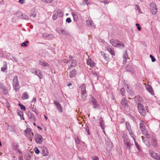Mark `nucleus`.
I'll return each instance as SVG.
<instances>
[{"label": "nucleus", "instance_id": "nucleus-59", "mask_svg": "<svg viewBox=\"0 0 160 160\" xmlns=\"http://www.w3.org/2000/svg\"><path fill=\"white\" fill-rule=\"evenodd\" d=\"M127 89H128L127 91H128V90H129V87L128 86L127 87Z\"/></svg>", "mask_w": 160, "mask_h": 160}, {"label": "nucleus", "instance_id": "nucleus-50", "mask_svg": "<svg viewBox=\"0 0 160 160\" xmlns=\"http://www.w3.org/2000/svg\"><path fill=\"white\" fill-rule=\"evenodd\" d=\"M102 2L104 3H108V1L107 0H105L104 1H103Z\"/></svg>", "mask_w": 160, "mask_h": 160}, {"label": "nucleus", "instance_id": "nucleus-35", "mask_svg": "<svg viewBox=\"0 0 160 160\" xmlns=\"http://www.w3.org/2000/svg\"><path fill=\"white\" fill-rule=\"evenodd\" d=\"M121 94L122 95H124V93L125 92V89L124 88H122L120 90Z\"/></svg>", "mask_w": 160, "mask_h": 160}, {"label": "nucleus", "instance_id": "nucleus-39", "mask_svg": "<svg viewBox=\"0 0 160 160\" xmlns=\"http://www.w3.org/2000/svg\"><path fill=\"white\" fill-rule=\"evenodd\" d=\"M34 151L37 154H38L40 152L39 150L37 148H34Z\"/></svg>", "mask_w": 160, "mask_h": 160}, {"label": "nucleus", "instance_id": "nucleus-4", "mask_svg": "<svg viewBox=\"0 0 160 160\" xmlns=\"http://www.w3.org/2000/svg\"><path fill=\"white\" fill-rule=\"evenodd\" d=\"M140 128L143 135H146L147 138L149 137V134L146 129L144 123L142 121V122L140 124Z\"/></svg>", "mask_w": 160, "mask_h": 160}, {"label": "nucleus", "instance_id": "nucleus-8", "mask_svg": "<svg viewBox=\"0 0 160 160\" xmlns=\"http://www.w3.org/2000/svg\"><path fill=\"white\" fill-rule=\"evenodd\" d=\"M149 154L150 156L153 158L157 160H160V156H159L154 151H149Z\"/></svg>", "mask_w": 160, "mask_h": 160}, {"label": "nucleus", "instance_id": "nucleus-46", "mask_svg": "<svg viewBox=\"0 0 160 160\" xmlns=\"http://www.w3.org/2000/svg\"><path fill=\"white\" fill-rule=\"evenodd\" d=\"M24 0H19V2L20 4H22L24 2Z\"/></svg>", "mask_w": 160, "mask_h": 160}, {"label": "nucleus", "instance_id": "nucleus-38", "mask_svg": "<svg viewBox=\"0 0 160 160\" xmlns=\"http://www.w3.org/2000/svg\"><path fill=\"white\" fill-rule=\"evenodd\" d=\"M150 57L151 58L152 61V62H154L156 61V59L152 55H150Z\"/></svg>", "mask_w": 160, "mask_h": 160}, {"label": "nucleus", "instance_id": "nucleus-32", "mask_svg": "<svg viewBox=\"0 0 160 160\" xmlns=\"http://www.w3.org/2000/svg\"><path fill=\"white\" fill-rule=\"evenodd\" d=\"M126 127L128 129V131H130V130H131V126L130 124L128 122H126Z\"/></svg>", "mask_w": 160, "mask_h": 160}, {"label": "nucleus", "instance_id": "nucleus-20", "mask_svg": "<svg viewBox=\"0 0 160 160\" xmlns=\"http://www.w3.org/2000/svg\"><path fill=\"white\" fill-rule=\"evenodd\" d=\"M7 69V64L6 62H3V66L1 68L2 71L4 72H6Z\"/></svg>", "mask_w": 160, "mask_h": 160}, {"label": "nucleus", "instance_id": "nucleus-53", "mask_svg": "<svg viewBox=\"0 0 160 160\" xmlns=\"http://www.w3.org/2000/svg\"><path fill=\"white\" fill-rule=\"evenodd\" d=\"M69 58L71 60H72V59L73 58V57H72V56L69 55Z\"/></svg>", "mask_w": 160, "mask_h": 160}, {"label": "nucleus", "instance_id": "nucleus-17", "mask_svg": "<svg viewBox=\"0 0 160 160\" xmlns=\"http://www.w3.org/2000/svg\"><path fill=\"white\" fill-rule=\"evenodd\" d=\"M0 88L2 89L4 94H7L8 93V90L6 88L5 86H3L2 84H0Z\"/></svg>", "mask_w": 160, "mask_h": 160}, {"label": "nucleus", "instance_id": "nucleus-19", "mask_svg": "<svg viewBox=\"0 0 160 160\" xmlns=\"http://www.w3.org/2000/svg\"><path fill=\"white\" fill-rule=\"evenodd\" d=\"M39 64L42 66L44 67H49V64L46 62L44 61H39Z\"/></svg>", "mask_w": 160, "mask_h": 160}, {"label": "nucleus", "instance_id": "nucleus-55", "mask_svg": "<svg viewBox=\"0 0 160 160\" xmlns=\"http://www.w3.org/2000/svg\"><path fill=\"white\" fill-rule=\"evenodd\" d=\"M36 101V99L35 98H33L32 100V102H35Z\"/></svg>", "mask_w": 160, "mask_h": 160}, {"label": "nucleus", "instance_id": "nucleus-22", "mask_svg": "<svg viewBox=\"0 0 160 160\" xmlns=\"http://www.w3.org/2000/svg\"><path fill=\"white\" fill-rule=\"evenodd\" d=\"M29 97L27 92H25L22 95L21 98L22 100H25L28 99Z\"/></svg>", "mask_w": 160, "mask_h": 160}, {"label": "nucleus", "instance_id": "nucleus-10", "mask_svg": "<svg viewBox=\"0 0 160 160\" xmlns=\"http://www.w3.org/2000/svg\"><path fill=\"white\" fill-rule=\"evenodd\" d=\"M146 88L147 90L151 93L152 95L154 94V92L151 86L149 84H147L146 85Z\"/></svg>", "mask_w": 160, "mask_h": 160}, {"label": "nucleus", "instance_id": "nucleus-62", "mask_svg": "<svg viewBox=\"0 0 160 160\" xmlns=\"http://www.w3.org/2000/svg\"><path fill=\"white\" fill-rule=\"evenodd\" d=\"M88 135H90L89 132H88Z\"/></svg>", "mask_w": 160, "mask_h": 160}, {"label": "nucleus", "instance_id": "nucleus-54", "mask_svg": "<svg viewBox=\"0 0 160 160\" xmlns=\"http://www.w3.org/2000/svg\"><path fill=\"white\" fill-rule=\"evenodd\" d=\"M72 85V83L71 82H69L68 83L67 85L68 86H71Z\"/></svg>", "mask_w": 160, "mask_h": 160}, {"label": "nucleus", "instance_id": "nucleus-52", "mask_svg": "<svg viewBox=\"0 0 160 160\" xmlns=\"http://www.w3.org/2000/svg\"><path fill=\"white\" fill-rule=\"evenodd\" d=\"M30 118H32L33 117H34V115L32 114L31 113H30Z\"/></svg>", "mask_w": 160, "mask_h": 160}, {"label": "nucleus", "instance_id": "nucleus-31", "mask_svg": "<svg viewBox=\"0 0 160 160\" xmlns=\"http://www.w3.org/2000/svg\"><path fill=\"white\" fill-rule=\"evenodd\" d=\"M129 132V134L131 136V137L133 138L134 140V141L135 140V136H134V134L132 132V130H130V131H128Z\"/></svg>", "mask_w": 160, "mask_h": 160}, {"label": "nucleus", "instance_id": "nucleus-25", "mask_svg": "<svg viewBox=\"0 0 160 160\" xmlns=\"http://www.w3.org/2000/svg\"><path fill=\"white\" fill-rule=\"evenodd\" d=\"M116 47H118L120 48H124L125 46L124 44L122 42L119 41L117 44V46H116Z\"/></svg>", "mask_w": 160, "mask_h": 160}, {"label": "nucleus", "instance_id": "nucleus-48", "mask_svg": "<svg viewBox=\"0 0 160 160\" xmlns=\"http://www.w3.org/2000/svg\"><path fill=\"white\" fill-rule=\"evenodd\" d=\"M72 14L74 18L75 17L77 16L76 13L75 12H72Z\"/></svg>", "mask_w": 160, "mask_h": 160}, {"label": "nucleus", "instance_id": "nucleus-2", "mask_svg": "<svg viewBox=\"0 0 160 160\" xmlns=\"http://www.w3.org/2000/svg\"><path fill=\"white\" fill-rule=\"evenodd\" d=\"M12 84L13 88L14 90L16 91H18L19 90L20 87L17 76L16 75L14 77Z\"/></svg>", "mask_w": 160, "mask_h": 160}, {"label": "nucleus", "instance_id": "nucleus-15", "mask_svg": "<svg viewBox=\"0 0 160 160\" xmlns=\"http://www.w3.org/2000/svg\"><path fill=\"white\" fill-rule=\"evenodd\" d=\"M119 41L118 40L112 39L110 40V43L113 46L116 47V46H117V44Z\"/></svg>", "mask_w": 160, "mask_h": 160}, {"label": "nucleus", "instance_id": "nucleus-37", "mask_svg": "<svg viewBox=\"0 0 160 160\" xmlns=\"http://www.w3.org/2000/svg\"><path fill=\"white\" fill-rule=\"evenodd\" d=\"M24 158L25 159L29 160L30 159L31 157L29 155L27 154L25 155Z\"/></svg>", "mask_w": 160, "mask_h": 160}, {"label": "nucleus", "instance_id": "nucleus-43", "mask_svg": "<svg viewBox=\"0 0 160 160\" xmlns=\"http://www.w3.org/2000/svg\"><path fill=\"white\" fill-rule=\"evenodd\" d=\"M92 158L93 160H99V158L97 156H94Z\"/></svg>", "mask_w": 160, "mask_h": 160}, {"label": "nucleus", "instance_id": "nucleus-49", "mask_svg": "<svg viewBox=\"0 0 160 160\" xmlns=\"http://www.w3.org/2000/svg\"><path fill=\"white\" fill-rule=\"evenodd\" d=\"M136 7L137 8V9L138 10L139 12H140V9L139 7V6L138 5H136Z\"/></svg>", "mask_w": 160, "mask_h": 160}, {"label": "nucleus", "instance_id": "nucleus-16", "mask_svg": "<svg viewBox=\"0 0 160 160\" xmlns=\"http://www.w3.org/2000/svg\"><path fill=\"white\" fill-rule=\"evenodd\" d=\"M99 121L100 122V125L102 128L103 129V132H104V129L105 128V125L103 120L102 118H100L99 119Z\"/></svg>", "mask_w": 160, "mask_h": 160}, {"label": "nucleus", "instance_id": "nucleus-21", "mask_svg": "<svg viewBox=\"0 0 160 160\" xmlns=\"http://www.w3.org/2000/svg\"><path fill=\"white\" fill-rule=\"evenodd\" d=\"M87 25L89 27H92L95 28V25L90 20H87L86 21Z\"/></svg>", "mask_w": 160, "mask_h": 160}, {"label": "nucleus", "instance_id": "nucleus-14", "mask_svg": "<svg viewBox=\"0 0 160 160\" xmlns=\"http://www.w3.org/2000/svg\"><path fill=\"white\" fill-rule=\"evenodd\" d=\"M87 63L88 65H89L91 67H94L95 65V63L94 62L92 61L90 58L88 59L87 60Z\"/></svg>", "mask_w": 160, "mask_h": 160}, {"label": "nucleus", "instance_id": "nucleus-6", "mask_svg": "<svg viewBox=\"0 0 160 160\" xmlns=\"http://www.w3.org/2000/svg\"><path fill=\"white\" fill-rule=\"evenodd\" d=\"M34 138L35 142L38 144H41L43 140L42 136L41 134L38 133L35 134Z\"/></svg>", "mask_w": 160, "mask_h": 160}, {"label": "nucleus", "instance_id": "nucleus-9", "mask_svg": "<svg viewBox=\"0 0 160 160\" xmlns=\"http://www.w3.org/2000/svg\"><path fill=\"white\" fill-rule=\"evenodd\" d=\"M57 31L60 34L65 35L68 34V32L63 29L62 27L57 28Z\"/></svg>", "mask_w": 160, "mask_h": 160}, {"label": "nucleus", "instance_id": "nucleus-61", "mask_svg": "<svg viewBox=\"0 0 160 160\" xmlns=\"http://www.w3.org/2000/svg\"><path fill=\"white\" fill-rule=\"evenodd\" d=\"M9 107H10V106H7V107H8V108H9Z\"/></svg>", "mask_w": 160, "mask_h": 160}, {"label": "nucleus", "instance_id": "nucleus-58", "mask_svg": "<svg viewBox=\"0 0 160 160\" xmlns=\"http://www.w3.org/2000/svg\"><path fill=\"white\" fill-rule=\"evenodd\" d=\"M33 124L34 125V126H36V124L35 123H33Z\"/></svg>", "mask_w": 160, "mask_h": 160}, {"label": "nucleus", "instance_id": "nucleus-27", "mask_svg": "<svg viewBox=\"0 0 160 160\" xmlns=\"http://www.w3.org/2000/svg\"><path fill=\"white\" fill-rule=\"evenodd\" d=\"M128 57V55L127 53L124 54L123 56V64H125L126 63Z\"/></svg>", "mask_w": 160, "mask_h": 160}, {"label": "nucleus", "instance_id": "nucleus-7", "mask_svg": "<svg viewBox=\"0 0 160 160\" xmlns=\"http://www.w3.org/2000/svg\"><path fill=\"white\" fill-rule=\"evenodd\" d=\"M150 9L152 13L153 14H155L157 11V8L156 4L154 3H152L150 5Z\"/></svg>", "mask_w": 160, "mask_h": 160}, {"label": "nucleus", "instance_id": "nucleus-40", "mask_svg": "<svg viewBox=\"0 0 160 160\" xmlns=\"http://www.w3.org/2000/svg\"><path fill=\"white\" fill-rule=\"evenodd\" d=\"M53 0H42V1L46 3H51Z\"/></svg>", "mask_w": 160, "mask_h": 160}, {"label": "nucleus", "instance_id": "nucleus-51", "mask_svg": "<svg viewBox=\"0 0 160 160\" xmlns=\"http://www.w3.org/2000/svg\"><path fill=\"white\" fill-rule=\"evenodd\" d=\"M68 62V61L67 59H65L64 60L63 62L64 63H67Z\"/></svg>", "mask_w": 160, "mask_h": 160}, {"label": "nucleus", "instance_id": "nucleus-23", "mask_svg": "<svg viewBox=\"0 0 160 160\" xmlns=\"http://www.w3.org/2000/svg\"><path fill=\"white\" fill-rule=\"evenodd\" d=\"M121 103L124 107L127 106L128 105L127 101L124 98L122 100Z\"/></svg>", "mask_w": 160, "mask_h": 160}, {"label": "nucleus", "instance_id": "nucleus-42", "mask_svg": "<svg viewBox=\"0 0 160 160\" xmlns=\"http://www.w3.org/2000/svg\"><path fill=\"white\" fill-rule=\"evenodd\" d=\"M36 15V13L35 12H33L31 15V17L32 18L35 17Z\"/></svg>", "mask_w": 160, "mask_h": 160}, {"label": "nucleus", "instance_id": "nucleus-5", "mask_svg": "<svg viewBox=\"0 0 160 160\" xmlns=\"http://www.w3.org/2000/svg\"><path fill=\"white\" fill-rule=\"evenodd\" d=\"M24 133L27 137L31 139V141H32V139L33 136V133L31 128H27L24 131Z\"/></svg>", "mask_w": 160, "mask_h": 160}, {"label": "nucleus", "instance_id": "nucleus-47", "mask_svg": "<svg viewBox=\"0 0 160 160\" xmlns=\"http://www.w3.org/2000/svg\"><path fill=\"white\" fill-rule=\"evenodd\" d=\"M83 1L86 4L88 5L90 4L88 2V0H83Z\"/></svg>", "mask_w": 160, "mask_h": 160}, {"label": "nucleus", "instance_id": "nucleus-41", "mask_svg": "<svg viewBox=\"0 0 160 160\" xmlns=\"http://www.w3.org/2000/svg\"><path fill=\"white\" fill-rule=\"evenodd\" d=\"M136 26L137 27V28L139 31H140L141 30V27L140 26V25L138 23H136Z\"/></svg>", "mask_w": 160, "mask_h": 160}, {"label": "nucleus", "instance_id": "nucleus-56", "mask_svg": "<svg viewBox=\"0 0 160 160\" xmlns=\"http://www.w3.org/2000/svg\"><path fill=\"white\" fill-rule=\"evenodd\" d=\"M37 128L38 129H39L40 130H41L42 129V128L41 127H40L39 126H38Z\"/></svg>", "mask_w": 160, "mask_h": 160}, {"label": "nucleus", "instance_id": "nucleus-30", "mask_svg": "<svg viewBox=\"0 0 160 160\" xmlns=\"http://www.w3.org/2000/svg\"><path fill=\"white\" fill-rule=\"evenodd\" d=\"M81 98L82 100H85L87 96V93L86 92L81 93Z\"/></svg>", "mask_w": 160, "mask_h": 160}, {"label": "nucleus", "instance_id": "nucleus-29", "mask_svg": "<svg viewBox=\"0 0 160 160\" xmlns=\"http://www.w3.org/2000/svg\"><path fill=\"white\" fill-rule=\"evenodd\" d=\"M91 102L92 103L93 107L94 108H96L98 106V104L94 98H92L91 100Z\"/></svg>", "mask_w": 160, "mask_h": 160}, {"label": "nucleus", "instance_id": "nucleus-28", "mask_svg": "<svg viewBox=\"0 0 160 160\" xmlns=\"http://www.w3.org/2000/svg\"><path fill=\"white\" fill-rule=\"evenodd\" d=\"M76 74V72L75 70H72L70 73L69 77L71 78H72L75 77Z\"/></svg>", "mask_w": 160, "mask_h": 160}, {"label": "nucleus", "instance_id": "nucleus-57", "mask_svg": "<svg viewBox=\"0 0 160 160\" xmlns=\"http://www.w3.org/2000/svg\"><path fill=\"white\" fill-rule=\"evenodd\" d=\"M44 117L46 119V120H47L48 119V118H47V116H46L45 115H44Z\"/></svg>", "mask_w": 160, "mask_h": 160}, {"label": "nucleus", "instance_id": "nucleus-12", "mask_svg": "<svg viewBox=\"0 0 160 160\" xmlns=\"http://www.w3.org/2000/svg\"><path fill=\"white\" fill-rule=\"evenodd\" d=\"M35 73L40 78L42 79L43 78L42 74L40 70L38 69H36Z\"/></svg>", "mask_w": 160, "mask_h": 160}, {"label": "nucleus", "instance_id": "nucleus-1", "mask_svg": "<svg viewBox=\"0 0 160 160\" xmlns=\"http://www.w3.org/2000/svg\"><path fill=\"white\" fill-rule=\"evenodd\" d=\"M123 142L124 144L126 146V148L128 149L129 151H131V147L132 145L131 142L130 140L128 138V136L126 134L123 135Z\"/></svg>", "mask_w": 160, "mask_h": 160}, {"label": "nucleus", "instance_id": "nucleus-34", "mask_svg": "<svg viewBox=\"0 0 160 160\" xmlns=\"http://www.w3.org/2000/svg\"><path fill=\"white\" fill-rule=\"evenodd\" d=\"M19 106L20 107L21 109L22 110H23L24 111L26 110V108L24 106L22 105V104L19 103L18 104Z\"/></svg>", "mask_w": 160, "mask_h": 160}, {"label": "nucleus", "instance_id": "nucleus-45", "mask_svg": "<svg viewBox=\"0 0 160 160\" xmlns=\"http://www.w3.org/2000/svg\"><path fill=\"white\" fill-rule=\"evenodd\" d=\"M21 45L22 47H23V46L26 47L27 46V45L26 44V43L25 42H23L22 43Z\"/></svg>", "mask_w": 160, "mask_h": 160}, {"label": "nucleus", "instance_id": "nucleus-44", "mask_svg": "<svg viewBox=\"0 0 160 160\" xmlns=\"http://www.w3.org/2000/svg\"><path fill=\"white\" fill-rule=\"evenodd\" d=\"M66 21L68 23H70L71 22V20L70 18H67L66 19Z\"/></svg>", "mask_w": 160, "mask_h": 160}, {"label": "nucleus", "instance_id": "nucleus-13", "mask_svg": "<svg viewBox=\"0 0 160 160\" xmlns=\"http://www.w3.org/2000/svg\"><path fill=\"white\" fill-rule=\"evenodd\" d=\"M42 152L43 156H46L48 154V152L47 148L44 147H42Z\"/></svg>", "mask_w": 160, "mask_h": 160}, {"label": "nucleus", "instance_id": "nucleus-60", "mask_svg": "<svg viewBox=\"0 0 160 160\" xmlns=\"http://www.w3.org/2000/svg\"><path fill=\"white\" fill-rule=\"evenodd\" d=\"M25 43H28V41H26V42Z\"/></svg>", "mask_w": 160, "mask_h": 160}, {"label": "nucleus", "instance_id": "nucleus-11", "mask_svg": "<svg viewBox=\"0 0 160 160\" xmlns=\"http://www.w3.org/2000/svg\"><path fill=\"white\" fill-rule=\"evenodd\" d=\"M54 103L56 105L58 111L60 112H62L63 110L61 104L59 102L56 101H54Z\"/></svg>", "mask_w": 160, "mask_h": 160}, {"label": "nucleus", "instance_id": "nucleus-26", "mask_svg": "<svg viewBox=\"0 0 160 160\" xmlns=\"http://www.w3.org/2000/svg\"><path fill=\"white\" fill-rule=\"evenodd\" d=\"M80 88L81 91V93L86 92V86L84 84H83L81 86Z\"/></svg>", "mask_w": 160, "mask_h": 160}, {"label": "nucleus", "instance_id": "nucleus-3", "mask_svg": "<svg viewBox=\"0 0 160 160\" xmlns=\"http://www.w3.org/2000/svg\"><path fill=\"white\" fill-rule=\"evenodd\" d=\"M138 110L140 114L144 116L146 112L148 109V107L145 106L144 107L142 104L138 103Z\"/></svg>", "mask_w": 160, "mask_h": 160}, {"label": "nucleus", "instance_id": "nucleus-36", "mask_svg": "<svg viewBox=\"0 0 160 160\" xmlns=\"http://www.w3.org/2000/svg\"><path fill=\"white\" fill-rule=\"evenodd\" d=\"M71 62L72 63V66H76V61L75 60H71Z\"/></svg>", "mask_w": 160, "mask_h": 160}, {"label": "nucleus", "instance_id": "nucleus-33", "mask_svg": "<svg viewBox=\"0 0 160 160\" xmlns=\"http://www.w3.org/2000/svg\"><path fill=\"white\" fill-rule=\"evenodd\" d=\"M134 141L135 143V145L136 146L137 148L138 149L139 151H140L141 148L140 146L138 144V143L135 140Z\"/></svg>", "mask_w": 160, "mask_h": 160}, {"label": "nucleus", "instance_id": "nucleus-18", "mask_svg": "<svg viewBox=\"0 0 160 160\" xmlns=\"http://www.w3.org/2000/svg\"><path fill=\"white\" fill-rule=\"evenodd\" d=\"M107 50L113 56L115 55V52L113 48L112 47H108Z\"/></svg>", "mask_w": 160, "mask_h": 160}, {"label": "nucleus", "instance_id": "nucleus-24", "mask_svg": "<svg viewBox=\"0 0 160 160\" xmlns=\"http://www.w3.org/2000/svg\"><path fill=\"white\" fill-rule=\"evenodd\" d=\"M59 12L60 13H61V12L60 11H58L57 12H54V14L52 16V18L54 20H56L58 17V13Z\"/></svg>", "mask_w": 160, "mask_h": 160}]
</instances>
